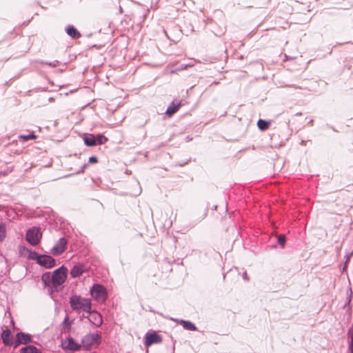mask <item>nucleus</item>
<instances>
[{"instance_id": "nucleus-5", "label": "nucleus", "mask_w": 353, "mask_h": 353, "mask_svg": "<svg viewBox=\"0 0 353 353\" xmlns=\"http://www.w3.org/2000/svg\"><path fill=\"white\" fill-rule=\"evenodd\" d=\"M101 341V335L99 334H93L90 333L85 335L81 339V344L86 347H89L94 344H100Z\"/></svg>"}, {"instance_id": "nucleus-10", "label": "nucleus", "mask_w": 353, "mask_h": 353, "mask_svg": "<svg viewBox=\"0 0 353 353\" xmlns=\"http://www.w3.org/2000/svg\"><path fill=\"white\" fill-rule=\"evenodd\" d=\"M46 268H51L55 265V260L50 255L42 254L37 262Z\"/></svg>"}, {"instance_id": "nucleus-7", "label": "nucleus", "mask_w": 353, "mask_h": 353, "mask_svg": "<svg viewBox=\"0 0 353 353\" xmlns=\"http://www.w3.org/2000/svg\"><path fill=\"white\" fill-rule=\"evenodd\" d=\"M67 240L64 238H60L57 243L52 248L50 252L54 255H59L65 252L66 249Z\"/></svg>"}, {"instance_id": "nucleus-28", "label": "nucleus", "mask_w": 353, "mask_h": 353, "mask_svg": "<svg viewBox=\"0 0 353 353\" xmlns=\"http://www.w3.org/2000/svg\"><path fill=\"white\" fill-rule=\"evenodd\" d=\"M349 350L351 353H353V336H352L351 341L349 344Z\"/></svg>"}, {"instance_id": "nucleus-13", "label": "nucleus", "mask_w": 353, "mask_h": 353, "mask_svg": "<svg viewBox=\"0 0 353 353\" xmlns=\"http://www.w3.org/2000/svg\"><path fill=\"white\" fill-rule=\"evenodd\" d=\"M173 320L175 321L176 322H177L178 323H179L180 325H181L185 330H190V331H195L197 329L196 325L192 322H191L190 321L182 320V319H180V320L179 319H173Z\"/></svg>"}, {"instance_id": "nucleus-26", "label": "nucleus", "mask_w": 353, "mask_h": 353, "mask_svg": "<svg viewBox=\"0 0 353 353\" xmlns=\"http://www.w3.org/2000/svg\"><path fill=\"white\" fill-rule=\"evenodd\" d=\"M41 64H46L51 67H57L59 65V61L55 60L52 62L41 61Z\"/></svg>"}, {"instance_id": "nucleus-17", "label": "nucleus", "mask_w": 353, "mask_h": 353, "mask_svg": "<svg viewBox=\"0 0 353 353\" xmlns=\"http://www.w3.org/2000/svg\"><path fill=\"white\" fill-rule=\"evenodd\" d=\"M20 353H41V351L33 345H27L20 350Z\"/></svg>"}, {"instance_id": "nucleus-4", "label": "nucleus", "mask_w": 353, "mask_h": 353, "mask_svg": "<svg viewBox=\"0 0 353 353\" xmlns=\"http://www.w3.org/2000/svg\"><path fill=\"white\" fill-rule=\"evenodd\" d=\"M90 294L97 301L103 302L107 299L105 288L98 283H94L90 290Z\"/></svg>"}, {"instance_id": "nucleus-14", "label": "nucleus", "mask_w": 353, "mask_h": 353, "mask_svg": "<svg viewBox=\"0 0 353 353\" xmlns=\"http://www.w3.org/2000/svg\"><path fill=\"white\" fill-rule=\"evenodd\" d=\"M83 141L87 146L97 145V139L92 134H85L83 137Z\"/></svg>"}, {"instance_id": "nucleus-33", "label": "nucleus", "mask_w": 353, "mask_h": 353, "mask_svg": "<svg viewBox=\"0 0 353 353\" xmlns=\"http://www.w3.org/2000/svg\"><path fill=\"white\" fill-rule=\"evenodd\" d=\"M188 65V67H192L194 65L193 64H191V63H189V64H187Z\"/></svg>"}, {"instance_id": "nucleus-2", "label": "nucleus", "mask_w": 353, "mask_h": 353, "mask_svg": "<svg viewBox=\"0 0 353 353\" xmlns=\"http://www.w3.org/2000/svg\"><path fill=\"white\" fill-rule=\"evenodd\" d=\"M70 307L73 310H82L85 313H91L92 303L90 299L83 298L79 295H72L70 298Z\"/></svg>"}, {"instance_id": "nucleus-31", "label": "nucleus", "mask_w": 353, "mask_h": 353, "mask_svg": "<svg viewBox=\"0 0 353 353\" xmlns=\"http://www.w3.org/2000/svg\"><path fill=\"white\" fill-rule=\"evenodd\" d=\"M188 68V65H184V64H182L180 66V70H185Z\"/></svg>"}, {"instance_id": "nucleus-11", "label": "nucleus", "mask_w": 353, "mask_h": 353, "mask_svg": "<svg viewBox=\"0 0 353 353\" xmlns=\"http://www.w3.org/2000/svg\"><path fill=\"white\" fill-rule=\"evenodd\" d=\"M162 341L161 336L156 332L147 333L145 335V344L147 347L150 346L154 343H161Z\"/></svg>"}, {"instance_id": "nucleus-20", "label": "nucleus", "mask_w": 353, "mask_h": 353, "mask_svg": "<svg viewBox=\"0 0 353 353\" xmlns=\"http://www.w3.org/2000/svg\"><path fill=\"white\" fill-rule=\"evenodd\" d=\"M270 123L267 121L259 119L257 122L258 128L261 130H265L268 128Z\"/></svg>"}, {"instance_id": "nucleus-19", "label": "nucleus", "mask_w": 353, "mask_h": 353, "mask_svg": "<svg viewBox=\"0 0 353 353\" xmlns=\"http://www.w3.org/2000/svg\"><path fill=\"white\" fill-rule=\"evenodd\" d=\"M62 330L65 332H69L71 330V323L69 322V316L66 315L61 324Z\"/></svg>"}, {"instance_id": "nucleus-22", "label": "nucleus", "mask_w": 353, "mask_h": 353, "mask_svg": "<svg viewBox=\"0 0 353 353\" xmlns=\"http://www.w3.org/2000/svg\"><path fill=\"white\" fill-rule=\"evenodd\" d=\"M19 139H21V140H23V141H28V140H30V139H36V135L32 132L28 135H19Z\"/></svg>"}, {"instance_id": "nucleus-16", "label": "nucleus", "mask_w": 353, "mask_h": 353, "mask_svg": "<svg viewBox=\"0 0 353 353\" xmlns=\"http://www.w3.org/2000/svg\"><path fill=\"white\" fill-rule=\"evenodd\" d=\"M65 31L66 33L73 39H77L81 37L80 32L73 26H68Z\"/></svg>"}, {"instance_id": "nucleus-25", "label": "nucleus", "mask_w": 353, "mask_h": 353, "mask_svg": "<svg viewBox=\"0 0 353 353\" xmlns=\"http://www.w3.org/2000/svg\"><path fill=\"white\" fill-rule=\"evenodd\" d=\"M40 256H41V255H39L37 252H30L29 258L32 260H35V261H37V262H38Z\"/></svg>"}, {"instance_id": "nucleus-24", "label": "nucleus", "mask_w": 353, "mask_h": 353, "mask_svg": "<svg viewBox=\"0 0 353 353\" xmlns=\"http://www.w3.org/2000/svg\"><path fill=\"white\" fill-rule=\"evenodd\" d=\"M285 241L286 239L284 234H281L278 236V243L281 245L282 248H284Z\"/></svg>"}, {"instance_id": "nucleus-9", "label": "nucleus", "mask_w": 353, "mask_h": 353, "mask_svg": "<svg viewBox=\"0 0 353 353\" xmlns=\"http://www.w3.org/2000/svg\"><path fill=\"white\" fill-rule=\"evenodd\" d=\"M88 314H90L89 316H83V317L87 318L91 323L94 325L96 327H100L102 325L103 319H102V316L101 315L100 313H99L96 311L91 310V313H88Z\"/></svg>"}, {"instance_id": "nucleus-8", "label": "nucleus", "mask_w": 353, "mask_h": 353, "mask_svg": "<svg viewBox=\"0 0 353 353\" xmlns=\"http://www.w3.org/2000/svg\"><path fill=\"white\" fill-rule=\"evenodd\" d=\"M31 341L32 336L30 334L20 332L16 334V339L14 342V347H17L20 344H27Z\"/></svg>"}, {"instance_id": "nucleus-29", "label": "nucleus", "mask_w": 353, "mask_h": 353, "mask_svg": "<svg viewBox=\"0 0 353 353\" xmlns=\"http://www.w3.org/2000/svg\"><path fill=\"white\" fill-rule=\"evenodd\" d=\"M243 279L245 280V281H248L249 280V277L247 274V273L245 272L243 274Z\"/></svg>"}, {"instance_id": "nucleus-6", "label": "nucleus", "mask_w": 353, "mask_h": 353, "mask_svg": "<svg viewBox=\"0 0 353 353\" xmlns=\"http://www.w3.org/2000/svg\"><path fill=\"white\" fill-rule=\"evenodd\" d=\"M61 347L65 351L76 352L81 349V344L77 342L73 338L69 336L62 341Z\"/></svg>"}, {"instance_id": "nucleus-23", "label": "nucleus", "mask_w": 353, "mask_h": 353, "mask_svg": "<svg viewBox=\"0 0 353 353\" xmlns=\"http://www.w3.org/2000/svg\"><path fill=\"white\" fill-rule=\"evenodd\" d=\"M6 235V226L3 223H0V241H3Z\"/></svg>"}, {"instance_id": "nucleus-15", "label": "nucleus", "mask_w": 353, "mask_h": 353, "mask_svg": "<svg viewBox=\"0 0 353 353\" xmlns=\"http://www.w3.org/2000/svg\"><path fill=\"white\" fill-rule=\"evenodd\" d=\"M83 272V268L81 265H75L70 270V275L72 278H76L81 276Z\"/></svg>"}, {"instance_id": "nucleus-30", "label": "nucleus", "mask_w": 353, "mask_h": 353, "mask_svg": "<svg viewBox=\"0 0 353 353\" xmlns=\"http://www.w3.org/2000/svg\"><path fill=\"white\" fill-rule=\"evenodd\" d=\"M86 167L87 164H84L83 166L81 168V170L78 172V173H83Z\"/></svg>"}, {"instance_id": "nucleus-3", "label": "nucleus", "mask_w": 353, "mask_h": 353, "mask_svg": "<svg viewBox=\"0 0 353 353\" xmlns=\"http://www.w3.org/2000/svg\"><path fill=\"white\" fill-rule=\"evenodd\" d=\"M42 234L39 228L32 227L30 228L26 234V241L32 245H37L41 239Z\"/></svg>"}, {"instance_id": "nucleus-32", "label": "nucleus", "mask_w": 353, "mask_h": 353, "mask_svg": "<svg viewBox=\"0 0 353 353\" xmlns=\"http://www.w3.org/2000/svg\"><path fill=\"white\" fill-rule=\"evenodd\" d=\"M349 259H350V256H347V259H346V261H345V267L346 266V265H347V262H348Z\"/></svg>"}, {"instance_id": "nucleus-1", "label": "nucleus", "mask_w": 353, "mask_h": 353, "mask_svg": "<svg viewBox=\"0 0 353 353\" xmlns=\"http://www.w3.org/2000/svg\"><path fill=\"white\" fill-rule=\"evenodd\" d=\"M67 278V269L63 265L55 270L52 274L46 272L41 276V281L46 287L57 289Z\"/></svg>"}, {"instance_id": "nucleus-27", "label": "nucleus", "mask_w": 353, "mask_h": 353, "mask_svg": "<svg viewBox=\"0 0 353 353\" xmlns=\"http://www.w3.org/2000/svg\"><path fill=\"white\" fill-rule=\"evenodd\" d=\"M97 162V158L94 156L90 157L89 158V163H95Z\"/></svg>"}, {"instance_id": "nucleus-18", "label": "nucleus", "mask_w": 353, "mask_h": 353, "mask_svg": "<svg viewBox=\"0 0 353 353\" xmlns=\"http://www.w3.org/2000/svg\"><path fill=\"white\" fill-rule=\"evenodd\" d=\"M181 103H174V102L172 103V104L167 108L166 110V114L171 116L174 113H175L179 106H180Z\"/></svg>"}, {"instance_id": "nucleus-12", "label": "nucleus", "mask_w": 353, "mask_h": 353, "mask_svg": "<svg viewBox=\"0 0 353 353\" xmlns=\"http://www.w3.org/2000/svg\"><path fill=\"white\" fill-rule=\"evenodd\" d=\"M3 343L7 346L14 345L12 335L9 330H4L1 334Z\"/></svg>"}, {"instance_id": "nucleus-21", "label": "nucleus", "mask_w": 353, "mask_h": 353, "mask_svg": "<svg viewBox=\"0 0 353 353\" xmlns=\"http://www.w3.org/2000/svg\"><path fill=\"white\" fill-rule=\"evenodd\" d=\"M95 138L97 139V145L104 144L108 141V139L101 134H97Z\"/></svg>"}]
</instances>
